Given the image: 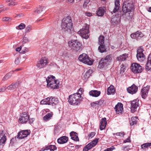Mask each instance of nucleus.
Here are the masks:
<instances>
[{
  "label": "nucleus",
  "mask_w": 151,
  "mask_h": 151,
  "mask_svg": "<svg viewBox=\"0 0 151 151\" xmlns=\"http://www.w3.org/2000/svg\"><path fill=\"white\" fill-rule=\"evenodd\" d=\"M134 5L133 2L127 0L124 1L122 6V17L124 18L126 21H130L132 18V14L134 10Z\"/></svg>",
  "instance_id": "1"
},
{
  "label": "nucleus",
  "mask_w": 151,
  "mask_h": 151,
  "mask_svg": "<svg viewBox=\"0 0 151 151\" xmlns=\"http://www.w3.org/2000/svg\"><path fill=\"white\" fill-rule=\"evenodd\" d=\"M61 27L65 31L70 32L72 29L73 23L71 17L68 16L63 19L62 21Z\"/></svg>",
  "instance_id": "2"
},
{
  "label": "nucleus",
  "mask_w": 151,
  "mask_h": 151,
  "mask_svg": "<svg viewBox=\"0 0 151 151\" xmlns=\"http://www.w3.org/2000/svg\"><path fill=\"white\" fill-rule=\"evenodd\" d=\"M81 96V94L79 93H76L70 95L69 96L68 100L69 103L73 105H78L81 101L80 99Z\"/></svg>",
  "instance_id": "3"
},
{
  "label": "nucleus",
  "mask_w": 151,
  "mask_h": 151,
  "mask_svg": "<svg viewBox=\"0 0 151 151\" xmlns=\"http://www.w3.org/2000/svg\"><path fill=\"white\" fill-rule=\"evenodd\" d=\"M68 45L72 50L74 52H78L81 50V44L77 40L71 41L68 42Z\"/></svg>",
  "instance_id": "4"
},
{
  "label": "nucleus",
  "mask_w": 151,
  "mask_h": 151,
  "mask_svg": "<svg viewBox=\"0 0 151 151\" xmlns=\"http://www.w3.org/2000/svg\"><path fill=\"white\" fill-rule=\"evenodd\" d=\"M79 60L81 62L88 65H91L93 62L89 57L88 55L85 53L81 55L79 58Z\"/></svg>",
  "instance_id": "5"
},
{
  "label": "nucleus",
  "mask_w": 151,
  "mask_h": 151,
  "mask_svg": "<svg viewBox=\"0 0 151 151\" xmlns=\"http://www.w3.org/2000/svg\"><path fill=\"white\" fill-rule=\"evenodd\" d=\"M81 34V37L85 39H87L89 37V26L87 24H85V26L83 27L78 32Z\"/></svg>",
  "instance_id": "6"
},
{
  "label": "nucleus",
  "mask_w": 151,
  "mask_h": 151,
  "mask_svg": "<svg viewBox=\"0 0 151 151\" xmlns=\"http://www.w3.org/2000/svg\"><path fill=\"white\" fill-rule=\"evenodd\" d=\"M132 71L134 73H141L143 70V68L140 64L137 63H133L131 66Z\"/></svg>",
  "instance_id": "7"
},
{
  "label": "nucleus",
  "mask_w": 151,
  "mask_h": 151,
  "mask_svg": "<svg viewBox=\"0 0 151 151\" xmlns=\"http://www.w3.org/2000/svg\"><path fill=\"white\" fill-rule=\"evenodd\" d=\"M99 139V138H96L94 140L85 146L83 149V151H88L90 149L95 146L97 144Z\"/></svg>",
  "instance_id": "8"
},
{
  "label": "nucleus",
  "mask_w": 151,
  "mask_h": 151,
  "mask_svg": "<svg viewBox=\"0 0 151 151\" xmlns=\"http://www.w3.org/2000/svg\"><path fill=\"white\" fill-rule=\"evenodd\" d=\"M99 139V138H96L94 140L85 146L83 149V151H88L90 149L95 146L97 144Z\"/></svg>",
  "instance_id": "9"
},
{
  "label": "nucleus",
  "mask_w": 151,
  "mask_h": 151,
  "mask_svg": "<svg viewBox=\"0 0 151 151\" xmlns=\"http://www.w3.org/2000/svg\"><path fill=\"white\" fill-rule=\"evenodd\" d=\"M122 17V12H119L118 13L114 16H113L111 18V22L114 24H117L119 23L120 18Z\"/></svg>",
  "instance_id": "10"
},
{
  "label": "nucleus",
  "mask_w": 151,
  "mask_h": 151,
  "mask_svg": "<svg viewBox=\"0 0 151 151\" xmlns=\"http://www.w3.org/2000/svg\"><path fill=\"white\" fill-rule=\"evenodd\" d=\"M48 63L47 59L43 57L38 61L37 66L39 68H41L47 65Z\"/></svg>",
  "instance_id": "11"
},
{
  "label": "nucleus",
  "mask_w": 151,
  "mask_h": 151,
  "mask_svg": "<svg viewBox=\"0 0 151 151\" xmlns=\"http://www.w3.org/2000/svg\"><path fill=\"white\" fill-rule=\"evenodd\" d=\"M143 49H139L137 50V57L138 60L140 62L143 61L145 60V55L143 53Z\"/></svg>",
  "instance_id": "12"
},
{
  "label": "nucleus",
  "mask_w": 151,
  "mask_h": 151,
  "mask_svg": "<svg viewBox=\"0 0 151 151\" xmlns=\"http://www.w3.org/2000/svg\"><path fill=\"white\" fill-rule=\"evenodd\" d=\"M30 133V132L29 130H22L18 133L17 138L19 139L23 138L26 137Z\"/></svg>",
  "instance_id": "13"
},
{
  "label": "nucleus",
  "mask_w": 151,
  "mask_h": 151,
  "mask_svg": "<svg viewBox=\"0 0 151 151\" xmlns=\"http://www.w3.org/2000/svg\"><path fill=\"white\" fill-rule=\"evenodd\" d=\"M29 116L25 113H23L21 115L19 118V122L22 123H26L29 119Z\"/></svg>",
  "instance_id": "14"
},
{
  "label": "nucleus",
  "mask_w": 151,
  "mask_h": 151,
  "mask_svg": "<svg viewBox=\"0 0 151 151\" xmlns=\"http://www.w3.org/2000/svg\"><path fill=\"white\" fill-rule=\"evenodd\" d=\"M127 90L128 93L133 94L136 93L138 91V87L134 84H133L131 86L127 88Z\"/></svg>",
  "instance_id": "15"
},
{
  "label": "nucleus",
  "mask_w": 151,
  "mask_h": 151,
  "mask_svg": "<svg viewBox=\"0 0 151 151\" xmlns=\"http://www.w3.org/2000/svg\"><path fill=\"white\" fill-rule=\"evenodd\" d=\"M144 36L143 34L141 32L137 31L133 34H132L130 36L132 38L136 40L140 39Z\"/></svg>",
  "instance_id": "16"
},
{
  "label": "nucleus",
  "mask_w": 151,
  "mask_h": 151,
  "mask_svg": "<svg viewBox=\"0 0 151 151\" xmlns=\"http://www.w3.org/2000/svg\"><path fill=\"white\" fill-rule=\"evenodd\" d=\"M150 87L147 86L142 88L141 91V96L143 99H145L147 96Z\"/></svg>",
  "instance_id": "17"
},
{
  "label": "nucleus",
  "mask_w": 151,
  "mask_h": 151,
  "mask_svg": "<svg viewBox=\"0 0 151 151\" xmlns=\"http://www.w3.org/2000/svg\"><path fill=\"white\" fill-rule=\"evenodd\" d=\"M59 81L58 80H57L53 82L52 83L47 84V86L48 88H50L52 89H57L59 87Z\"/></svg>",
  "instance_id": "18"
},
{
  "label": "nucleus",
  "mask_w": 151,
  "mask_h": 151,
  "mask_svg": "<svg viewBox=\"0 0 151 151\" xmlns=\"http://www.w3.org/2000/svg\"><path fill=\"white\" fill-rule=\"evenodd\" d=\"M139 106L138 101L136 100L132 101L131 103V111L134 113L136 110L137 108Z\"/></svg>",
  "instance_id": "19"
},
{
  "label": "nucleus",
  "mask_w": 151,
  "mask_h": 151,
  "mask_svg": "<svg viewBox=\"0 0 151 151\" xmlns=\"http://www.w3.org/2000/svg\"><path fill=\"white\" fill-rule=\"evenodd\" d=\"M116 113L117 114L121 113L123 110V104L121 103H119L114 108Z\"/></svg>",
  "instance_id": "20"
},
{
  "label": "nucleus",
  "mask_w": 151,
  "mask_h": 151,
  "mask_svg": "<svg viewBox=\"0 0 151 151\" xmlns=\"http://www.w3.org/2000/svg\"><path fill=\"white\" fill-rule=\"evenodd\" d=\"M20 83L19 81L16 82L15 83H12L10 86L6 87L7 89L8 90H12L15 89L18 87L19 86Z\"/></svg>",
  "instance_id": "21"
},
{
  "label": "nucleus",
  "mask_w": 151,
  "mask_h": 151,
  "mask_svg": "<svg viewBox=\"0 0 151 151\" xmlns=\"http://www.w3.org/2000/svg\"><path fill=\"white\" fill-rule=\"evenodd\" d=\"M128 55L127 54L125 53L120 55L116 57V60L119 61V62L124 61L126 60V58H127Z\"/></svg>",
  "instance_id": "22"
},
{
  "label": "nucleus",
  "mask_w": 151,
  "mask_h": 151,
  "mask_svg": "<svg viewBox=\"0 0 151 151\" xmlns=\"http://www.w3.org/2000/svg\"><path fill=\"white\" fill-rule=\"evenodd\" d=\"M68 140V138L66 136H63L59 138L57 140L58 142L60 144L65 143Z\"/></svg>",
  "instance_id": "23"
},
{
  "label": "nucleus",
  "mask_w": 151,
  "mask_h": 151,
  "mask_svg": "<svg viewBox=\"0 0 151 151\" xmlns=\"http://www.w3.org/2000/svg\"><path fill=\"white\" fill-rule=\"evenodd\" d=\"M145 67L146 69L148 70L151 69V54H150L148 57Z\"/></svg>",
  "instance_id": "24"
},
{
  "label": "nucleus",
  "mask_w": 151,
  "mask_h": 151,
  "mask_svg": "<svg viewBox=\"0 0 151 151\" xmlns=\"http://www.w3.org/2000/svg\"><path fill=\"white\" fill-rule=\"evenodd\" d=\"M120 0H115V7L113 10V13H115L119 10L120 7Z\"/></svg>",
  "instance_id": "25"
},
{
  "label": "nucleus",
  "mask_w": 151,
  "mask_h": 151,
  "mask_svg": "<svg viewBox=\"0 0 151 151\" xmlns=\"http://www.w3.org/2000/svg\"><path fill=\"white\" fill-rule=\"evenodd\" d=\"M106 118L105 117L102 119L100 127L101 130H102L105 128L107 124V122L106 121Z\"/></svg>",
  "instance_id": "26"
},
{
  "label": "nucleus",
  "mask_w": 151,
  "mask_h": 151,
  "mask_svg": "<svg viewBox=\"0 0 151 151\" xmlns=\"http://www.w3.org/2000/svg\"><path fill=\"white\" fill-rule=\"evenodd\" d=\"M70 136L71 139L75 141H78L79 139L77 133L72 131L70 133Z\"/></svg>",
  "instance_id": "27"
},
{
  "label": "nucleus",
  "mask_w": 151,
  "mask_h": 151,
  "mask_svg": "<svg viewBox=\"0 0 151 151\" xmlns=\"http://www.w3.org/2000/svg\"><path fill=\"white\" fill-rule=\"evenodd\" d=\"M101 93V92L97 90L91 91L89 92V95L93 97H97L99 96Z\"/></svg>",
  "instance_id": "28"
},
{
  "label": "nucleus",
  "mask_w": 151,
  "mask_h": 151,
  "mask_svg": "<svg viewBox=\"0 0 151 151\" xmlns=\"http://www.w3.org/2000/svg\"><path fill=\"white\" fill-rule=\"evenodd\" d=\"M53 114L52 112L47 113L43 117V120L45 121H47L50 120L52 117Z\"/></svg>",
  "instance_id": "29"
},
{
  "label": "nucleus",
  "mask_w": 151,
  "mask_h": 151,
  "mask_svg": "<svg viewBox=\"0 0 151 151\" xmlns=\"http://www.w3.org/2000/svg\"><path fill=\"white\" fill-rule=\"evenodd\" d=\"M105 12V10L104 7H100L97 11V14L99 16H102L104 15Z\"/></svg>",
  "instance_id": "30"
},
{
  "label": "nucleus",
  "mask_w": 151,
  "mask_h": 151,
  "mask_svg": "<svg viewBox=\"0 0 151 151\" xmlns=\"http://www.w3.org/2000/svg\"><path fill=\"white\" fill-rule=\"evenodd\" d=\"M56 80H57L55 79V77L53 76H48L46 79L47 84H48L50 83H52L53 82H54Z\"/></svg>",
  "instance_id": "31"
},
{
  "label": "nucleus",
  "mask_w": 151,
  "mask_h": 151,
  "mask_svg": "<svg viewBox=\"0 0 151 151\" xmlns=\"http://www.w3.org/2000/svg\"><path fill=\"white\" fill-rule=\"evenodd\" d=\"M50 105L54 106L56 105L59 103V101L58 98L55 97L52 98L50 97Z\"/></svg>",
  "instance_id": "32"
},
{
  "label": "nucleus",
  "mask_w": 151,
  "mask_h": 151,
  "mask_svg": "<svg viewBox=\"0 0 151 151\" xmlns=\"http://www.w3.org/2000/svg\"><path fill=\"white\" fill-rule=\"evenodd\" d=\"M45 9L44 6H39L35 10L34 12L37 14L40 13L42 12L45 11Z\"/></svg>",
  "instance_id": "33"
},
{
  "label": "nucleus",
  "mask_w": 151,
  "mask_h": 151,
  "mask_svg": "<svg viewBox=\"0 0 151 151\" xmlns=\"http://www.w3.org/2000/svg\"><path fill=\"white\" fill-rule=\"evenodd\" d=\"M50 103V98L49 97L43 99L40 102L41 104H48L50 105L51 104Z\"/></svg>",
  "instance_id": "34"
},
{
  "label": "nucleus",
  "mask_w": 151,
  "mask_h": 151,
  "mask_svg": "<svg viewBox=\"0 0 151 151\" xmlns=\"http://www.w3.org/2000/svg\"><path fill=\"white\" fill-rule=\"evenodd\" d=\"M138 119L137 117L136 116L132 117L130 121V124L131 126L136 124Z\"/></svg>",
  "instance_id": "35"
},
{
  "label": "nucleus",
  "mask_w": 151,
  "mask_h": 151,
  "mask_svg": "<svg viewBox=\"0 0 151 151\" xmlns=\"http://www.w3.org/2000/svg\"><path fill=\"white\" fill-rule=\"evenodd\" d=\"M108 64L104 60V58H102L101 61L99 63V67L100 68H103L105 66H107Z\"/></svg>",
  "instance_id": "36"
},
{
  "label": "nucleus",
  "mask_w": 151,
  "mask_h": 151,
  "mask_svg": "<svg viewBox=\"0 0 151 151\" xmlns=\"http://www.w3.org/2000/svg\"><path fill=\"white\" fill-rule=\"evenodd\" d=\"M115 91V89L113 86H110L109 87L107 91V94L108 95L113 94Z\"/></svg>",
  "instance_id": "37"
},
{
  "label": "nucleus",
  "mask_w": 151,
  "mask_h": 151,
  "mask_svg": "<svg viewBox=\"0 0 151 151\" xmlns=\"http://www.w3.org/2000/svg\"><path fill=\"white\" fill-rule=\"evenodd\" d=\"M98 49L100 52L103 53L106 51V49L105 48V46L104 44L100 45Z\"/></svg>",
  "instance_id": "38"
},
{
  "label": "nucleus",
  "mask_w": 151,
  "mask_h": 151,
  "mask_svg": "<svg viewBox=\"0 0 151 151\" xmlns=\"http://www.w3.org/2000/svg\"><path fill=\"white\" fill-rule=\"evenodd\" d=\"M98 44L100 45L104 44V37L102 35H101L98 38Z\"/></svg>",
  "instance_id": "39"
},
{
  "label": "nucleus",
  "mask_w": 151,
  "mask_h": 151,
  "mask_svg": "<svg viewBox=\"0 0 151 151\" xmlns=\"http://www.w3.org/2000/svg\"><path fill=\"white\" fill-rule=\"evenodd\" d=\"M104 60L108 64L109 63L111 62L112 59V57L111 55H109L106 56L104 58Z\"/></svg>",
  "instance_id": "40"
},
{
  "label": "nucleus",
  "mask_w": 151,
  "mask_h": 151,
  "mask_svg": "<svg viewBox=\"0 0 151 151\" xmlns=\"http://www.w3.org/2000/svg\"><path fill=\"white\" fill-rule=\"evenodd\" d=\"M92 73V71L91 70H88L85 73L84 76V78L85 79H88L90 76V74Z\"/></svg>",
  "instance_id": "41"
},
{
  "label": "nucleus",
  "mask_w": 151,
  "mask_h": 151,
  "mask_svg": "<svg viewBox=\"0 0 151 151\" xmlns=\"http://www.w3.org/2000/svg\"><path fill=\"white\" fill-rule=\"evenodd\" d=\"M6 140V136H4L2 137L0 139V145H2L4 144Z\"/></svg>",
  "instance_id": "42"
},
{
  "label": "nucleus",
  "mask_w": 151,
  "mask_h": 151,
  "mask_svg": "<svg viewBox=\"0 0 151 151\" xmlns=\"http://www.w3.org/2000/svg\"><path fill=\"white\" fill-rule=\"evenodd\" d=\"M25 27V25L23 23H21L18 26L16 27V29L22 30L24 29Z\"/></svg>",
  "instance_id": "43"
},
{
  "label": "nucleus",
  "mask_w": 151,
  "mask_h": 151,
  "mask_svg": "<svg viewBox=\"0 0 151 151\" xmlns=\"http://www.w3.org/2000/svg\"><path fill=\"white\" fill-rule=\"evenodd\" d=\"M47 147V150H50L51 151H54L57 149V147L55 146L54 145H50Z\"/></svg>",
  "instance_id": "44"
},
{
  "label": "nucleus",
  "mask_w": 151,
  "mask_h": 151,
  "mask_svg": "<svg viewBox=\"0 0 151 151\" xmlns=\"http://www.w3.org/2000/svg\"><path fill=\"white\" fill-rule=\"evenodd\" d=\"M151 146V142L146 143L142 145L141 146L142 148H147Z\"/></svg>",
  "instance_id": "45"
},
{
  "label": "nucleus",
  "mask_w": 151,
  "mask_h": 151,
  "mask_svg": "<svg viewBox=\"0 0 151 151\" xmlns=\"http://www.w3.org/2000/svg\"><path fill=\"white\" fill-rule=\"evenodd\" d=\"M29 39L26 37H23L22 39V43L24 44L26 43L29 42Z\"/></svg>",
  "instance_id": "46"
},
{
  "label": "nucleus",
  "mask_w": 151,
  "mask_h": 151,
  "mask_svg": "<svg viewBox=\"0 0 151 151\" xmlns=\"http://www.w3.org/2000/svg\"><path fill=\"white\" fill-rule=\"evenodd\" d=\"M10 73H9L7 74L3 78V80L5 81L11 77Z\"/></svg>",
  "instance_id": "47"
},
{
  "label": "nucleus",
  "mask_w": 151,
  "mask_h": 151,
  "mask_svg": "<svg viewBox=\"0 0 151 151\" xmlns=\"http://www.w3.org/2000/svg\"><path fill=\"white\" fill-rule=\"evenodd\" d=\"M89 1L90 0H85L83 5V7L84 8H86L87 4H88Z\"/></svg>",
  "instance_id": "48"
},
{
  "label": "nucleus",
  "mask_w": 151,
  "mask_h": 151,
  "mask_svg": "<svg viewBox=\"0 0 151 151\" xmlns=\"http://www.w3.org/2000/svg\"><path fill=\"white\" fill-rule=\"evenodd\" d=\"M115 148L113 146H112L111 147L108 148L107 149L104 150V151H112L113 150H115Z\"/></svg>",
  "instance_id": "49"
},
{
  "label": "nucleus",
  "mask_w": 151,
  "mask_h": 151,
  "mask_svg": "<svg viewBox=\"0 0 151 151\" xmlns=\"http://www.w3.org/2000/svg\"><path fill=\"white\" fill-rule=\"evenodd\" d=\"M32 29V26L31 25H28L26 28V31L27 32H29Z\"/></svg>",
  "instance_id": "50"
},
{
  "label": "nucleus",
  "mask_w": 151,
  "mask_h": 151,
  "mask_svg": "<svg viewBox=\"0 0 151 151\" xmlns=\"http://www.w3.org/2000/svg\"><path fill=\"white\" fill-rule=\"evenodd\" d=\"M98 103H97V105H99L100 106L102 105L104 102V100L103 99H101L97 101Z\"/></svg>",
  "instance_id": "51"
},
{
  "label": "nucleus",
  "mask_w": 151,
  "mask_h": 151,
  "mask_svg": "<svg viewBox=\"0 0 151 151\" xmlns=\"http://www.w3.org/2000/svg\"><path fill=\"white\" fill-rule=\"evenodd\" d=\"M115 134L117 136H122L124 135L125 134L124 132H118L115 133Z\"/></svg>",
  "instance_id": "52"
},
{
  "label": "nucleus",
  "mask_w": 151,
  "mask_h": 151,
  "mask_svg": "<svg viewBox=\"0 0 151 151\" xmlns=\"http://www.w3.org/2000/svg\"><path fill=\"white\" fill-rule=\"evenodd\" d=\"M95 134V133L94 132H92L88 135V137L89 138H91L93 137Z\"/></svg>",
  "instance_id": "53"
},
{
  "label": "nucleus",
  "mask_w": 151,
  "mask_h": 151,
  "mask_svg": "<svg viewBox=\"0 0 151 151\" xmlns=\"http://www.w3.org/2000/svg\"><path fill=\"white\" fill-rule=\"evenodd\" d=\"M122 67H121L120 69L121 73H123L124 72L125 70V67L123 65H122Z\"/></svg>",
  "instance_id": "54"
},
{
  "label": "nucleus",
  "mask_w": 151,
  "mask_h": 151,
  "mask_svg": "<svg viewBox=\"0 0 151 151\" xmlns=\"http://www.w3.org/2000/svg\"><path fill=\"white\" fill-rule=\"evenodd\" d=\"M98 102L97 101L94 102H93L91 104V105L92 107H95L96 106V105H97Z\"/></svg>",
  "instance_id": "55"
},
{
  "label": "nucleus",
  "mask_w": 151,
  "mask_h": 151,
  "mask_svg": "<svg viewBox=\"0 0 151 151\" xmlns=\"http://www.w3.org/2000/svg\"><path fill=\"white\" fill-rule=\"evenodd\" d=\"M20 58L18 57L16 59L15 61L16 64H18L19 63Z\"/></svg>",
  "instance_id": "56"
},
{
  "label": "nucleus",
  "mask_w": 151,
  "mask_h": 151,
  "mask_svg": "<svg viewBox=\"0 0 151 151\" xmlns=\"http://www.w3.org/2000/svg\"><path fill=\"white\" fill-rule=\"evenodd\" d=\"M10 19V17H5L2 19V20L4 21H7L9 20Z\"/></svg>",
  "instance_id": "57"
},
{
  "label": "nucleus",
  "mask_w": 151,
  "mask_h": 151,
  "mask_svg": "<svg viewBox=\"0 0 151 151\" xmlns=\"http://www.w3.org/2000/svg\"><path fill=\"white\" fill-rule=\"evenodd\" d=\"M131 141L130 139H129V137H128L127 139L125 140H124V142L125 143H126V142H130Z\"/></svg>",
  "instance_id": "58"
},
{
  "label": "nucleus",
  "mask_w": 151,
  "mask_h": 151,
  "mask_svg": "<svg viewBox=\"0 0 151 151\" xmlns=\"http://www.w3.org/2000/svg\"><path fill=\"white\" fill-rule=\"evenodd\" d=\"M35 119L34 118H32L31 119H29V122L30 124H31L33 123Z\"/></svg>",
  "instance_id": "59"
},
{
  "label": "nucleus",
  "mask_w": 151,
  "mask_h": 151,
  "mask_svg": "<svg viewBox=\"0 0 151 151\" xmlns=\"http://www.w3.org/2000/svg\"><path fill=\"white\" fill-rule=\"evenodd\" d=\"M15 2L13 1V2H12L9 3V4L8 5L9 6H13L15 5Z\"/></svg>",
  "instance_id": "60"
},
{
  "label": "nucleus",
  "mask_w": 151,
  "mask_h": 151,
  "mask_svg": "<svg viewBox=\"0 0 151 151\" xmlns=\"http://www.w3.org/2000/svg\"><path fill=\"white\" fill-rule=\"evenodd\" d=\"M21 46H20V47H18L16 49V50L17 51L19 52L21 50Z\"/></svg>",
  "instance_id": "61"
},
{
  "label": "nucleus",
  "mask_w": 151,
  "mask_h": 151,
  "mask_svg": "<svg viewBox=\"0 0 151 151\" xmlns=\"http://www.w3.org/2000/svg\"><path fill=\"white\" fill-rule=\"evenodd\" d=\"M74 0H67L66 1V2L70 4L73 3Z\"/></svg>",
  "instance_id": "62"
},
{
  "label": "nucleus",
  "mask_w": 151,
  "mask_h": 151,
  "mask_svg": "<svg viewBox=\"0 0 151 151\" xmlns=\"http://www.w3.org/2000/svg\"><path fill=\"white\" fill-rule=\"evenodd\" d=\"M4 136H5L4 135V133L3 131H2L0 133V137L1 138Z\"/></svg>",
  "instance_id": "63"
},
{
  "label": "nucleus",
  "mask_w": 151,
  "mask_h": 151,
  "mask_svg": "<svg viewBox=\"0 0 151 151\" xmlns=\"http://www.w3.org/2000/svg\"><path fill=\"white\" fill-rule=\"evenodd\" d=\"M47 147H46L45 148H42L40 150V151H44L45 150H47Z\"/></svg>",
  "instance_id": "64"
}]
</instances>
